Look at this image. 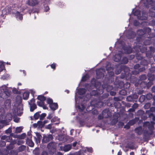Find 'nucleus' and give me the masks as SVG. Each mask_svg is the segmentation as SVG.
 <instances>
[{
    "label": "nucleus",
    "instance_id": "1",
    "mask_svg": "<svg viewBox=\"0 0 155 155\" xmlns=\"http://www.w3.org/2000/svg\"><path fill=\"white\" fill-rule=\"evenodd\" d=\"M57 143L54 142H51L47 145V148L49 150L50 154L53 155L56 153Z\"/></svg>",
    "mask_w": 155,
    "mask_h": 155
},
{
    "label": "nucleus",
    "instance_id": "2",
    "mask_svg": "<svg viewBox=\"0 0 155 155\" xmlns=\"http://www.w3.org/2000/svg\"><path fill=\"white\" fill-rule=\"evenodd\" d=\"M137 114L139 117H138L139 119L140 117L142 120H144L147 118V116H149L150 111L146 110L145 113L144 111L140 110L137 112Z\"/></svg>",
    "mask_w": 155,
    "mask_h": 155
},
{
    "label": "nucleus",
    "instance_id": "3",
    "mask_svg": "<svg viewBox=\"0 0 155 155\" xmlns=\"http://www.w3.org/2000/svg\"><path fill=\"white\" fill-rule=\"evenodd\" d=\"M139 95L136 93H134L127 97V101L133 102H137L138 100Z\"/></svg>",
    "mask_w": 155,
    "mask_h": 155
},
{
    "label": "nucleus",
    "instance_id": "4",
    "mask_svg": "<svg viewBox=\"0 0 155 155\" xmlns=\"http://www.w3.org/2000/svg\"><path fill=\"white\" fill-rule=\"evenodd\" d=\"M152 84V81H150L148 78L147 81H142L140 83V86L142 88L147 87V89H148L151 87Z\"/></svg>",
    "mask_w": 155,
    "mask_h": 155
},
{
    "label": "nucleus",
    "instance_id": "5",
    "mask_svg": "<svg viewBox=\"0 0 155 155\" xmlns=\"http://www.w3.org/2000/svg\"><path fill=\"white\" fill-rule=\"evenodd\" d=\"M11 91L8 89L5 88L0 93V97L3 99L7 98L10 95Z\"/></svg>",
    "mask_w": 155,
    "mask_h": 155
},
{
    "label": "nucleus",
    "instance_id": "6",
    "mask_svg": "<svg viewBox=\"0 0 155 155\" xmlns=\"http://www.w3.org/2000/svg\"><path fill=\"white\" fill-rule=\"evenodd\" d=\"M53 139V137L52 134L47 135H44L43 139L42 140V142L43 143H45L52 140Z\"/></svg>",
    "mask_w": 155,
    "mask_h": 155
},
{
    "label": "nucleus",
    "instance_id": "7",
    "mask_svg": "<svg viewBox=\"0 0 155 155\" xmlns=\"http://www.w3.org/2000/svg\"><path fill=\"white\" fill-rule=\"evenodd\" d=\"M104 70L101 68L99 69L96 71V78L97 79H100L104 76Z\"/></svg>",
    "mask_w": 155,
    "mask_h": 155
},
{
    "label": "nucleus",
    "instance_id": "8",
    "mask_svg": "<svg viewBox=\"0 0 155 155\" xmlns=\"http://www.w3.org/2000/svg\"><path fill=\"white\" fill-rule=\"evenodd\" d=\"M155 123L153 121H151L150 122H146L144 123L143 126L144 127H147L149 130L150 131H152L154 129V125Z\"/></svg>",
    "mask_w": 155,
    "mask_h": 155
},
{
    "label": "nucleus",
    "instance_id": "9",
    "mask_svg": "<svg viewBox=\"0 0 155 155\" xmlns=\"http://www.w3.org/2000/svg\"><path fill=\"white\" fill-rule=\"evenodd\" d=\"M144 31L145 32L146 35L147 34V36L148 38H153L155 36V34L154 33H150L151 29L148 27L145 28H144Z\"/></svg>",
    "mask_w": 155,
    "mask_h": 155
},
{
    "label": "nucleus",
    "instance_id": "10",
    "mask_svg": "<svg viewBox=\"0 0 155 155\" xmlns=\"http://www.w3.org/2000/svg\"><path fill=\"white\" fill-rule=\"evenodd\" d=\"M127 68L124 65H121L117 68L115 70V74H118L120 73L122 70H125L126 68Z\"/></svg>",
    "mask_w": 155,
    "mask_h": 155
},
{
    "label": "nucleus",
    "instance_id": "11",
    "mask_svg": "<svg viewBox=\"0 0 155 155\" xmlns=\"http://www.w3.org/2000/svg\"><path fill=\"white\" fill-rule=\"evenodd\" d=\"M150 50L146 51L145 53V55L146 57L148 58H151L153 56V47H149Z\"/></svg>",
    "mask_w": 155,
    "mask_h": 155
},
{
    "label": "nucleus",
    "instance_id": "12",
    "mask_svg": "<svg viewBox=\"0 0 155 155\" xmlns=\"http://www.w3.org/2000/svg\"><path fill=\"white\" fill-rule=\"evenodd\" d=\"M13 134H11L10 136H7L6 135H3L1 137V139L2 140H5V141L8 142H10L12 140V136Z\"/></svg>",
    "mask_w": 155,
    "mask_h": 155
},
{
    "label": "nucleus",
    "instance_id": "13",
    "mask_svg": "<svg viewBox=\"0 0 155 155\" xmlns=\"http://www.w3.org/2000/svg\"><path fill=\"white\" fill-rule=\"evenodd\" d=\"M36 134L37 137H34V139L36 141V143L37 144H38V143H40L41 139L42 138V136L40 133H36Z\"/></svg>",
    "mask_w": 155,
    "mask_h": 155
},
{
    "label": "nucleus",
    "instance_id": "14",
    "mask_svg": "<svg viewBox=\"0 0 155 155\" xmlns=\"http://www.w3.org/2000/svg\"><path fill=\"white\" fill-rule=\"evenodd\" d=\"M39 2L38 0H28L27 4L30 6H33L37 5Z\"/></svg>",
    "mask_w": 155,
    "mask_h": 155
},
{
    "label": "nucleus",
    "instance_id": "15",
    "mask_svg": "<svg viewBox=\"0 0 155 155\" xmlns=\"http://www.w3.org/2000/svg\"><path fill=\"white\" fill-rule=\"evenodd\" d=\"M71 144H68L66 145L64 147H61L60 149L61 150L66 152L69 150L71 148Z\"/></svg>",
    "mask_w": 155,
    "mask_h": 155
},
{
    "label": "nucleus",
    "instance_id": "16",
    "mask_svg": "<svg viewBox=\"0 0 155 155\" xmlns=\"http://www.w3.org/2000/svg\"><path fill=\"white\" fill-rule=\"evenodd\" d=\"M5 107L7 109L10 108L11 105V101L10 99L6 100L4 103Z\"/></svg>",
    "mask_w": 155,
    "mask_h": 155
},
{
    "label": "nucleus",
    "instance_id": "17",
    "mask_svg": "<svg viewBox=\"0 0 155 155\" xmlns=\"http://www.w3.org/2000/svg\"><path fill=\"white\" fill-rule=\"evenodd\" d=\"M109 111L107 109H105L102 111L103 117L104 118H107L110 117Z\"/></svg>",
    "mask_w": 155,
    "mask_h": 155
},
{
    "label": "nucleus",
    "instance_id": "18",
    "mask_svg": "<svg viewBox=\"0 0 155 155\" xmlns=\"http://www.w3.org/2000/svg\"><path fill=\"white\" fill-rule=\"evenodd\" d=\"M137 34L138 35V36L143 37H145L146 36L144 29L143 30L140 29L137 31Z\"/></svg>",
    "mask_w": 155,
    "mask_h": 155
},
{
    "label": "nucleus",
    "instance_id": "19",
    "mask_svg": "<svg viewBox=\"0 0 155 155\" xmlns=\"http://www.w3.org/2000/svg\"><path fill=\"white\" fill-rule=\"evenodd\" d=\"M49 106L51 110L54 111L56 110L58 107V105L57 103H53Z\"/></svg>",
    "mask_w": 155,
    "mask_h": 155
},
{
    "label": "nucleus",
    "instance_id": "20",
    "mask_svg": "<svg viewBox=\"0 0 155 155\" xmlns=\"http://www.w3.org/2000/svg\"><path fill=\"white\" fill-rule=\"evenodd\" d=\"M11 11V9L8 7H6L3 10L2 12V15H7Z\"/></svg>",
    "mask_w": 155,
    "mask_h": 155
},
{
    "label": "nucleus",
    "instance_id": "21",
    "mask_svg": "<svg viewBox=\"0 0 155 155\" xmlns=\"http://www.w3.org/2000/svg\"><path fill=\"white\" fill-rule=\"evenodd\" d=\"M29 104L30 106V111L31 112H33L37 108V105L35 103L31 104L29 102Z\"/></svg>",
    "mask_w": 155,
    "mask_h": 155
},
{
    "label": "nucleus",
    "instance_id": "22",
    "mask_svg": "<svg viewBox=\"0 0 155 155\" xmlns=\"http://www.w3.org/2000/svg\"><path fill=\"white\" fill-rule=\"evenodd\" d=\"M147 76L149 78V79L150 81H155V74L154 75L152 72L148 73L147 74Z\"/></svg>",
    "mask_w": 155,
    "mask_h": 155
},
{
    "label": "nucleus",
    "instance_id": "23",
    "mask_svg": "<svg viewBox=\"0 0 155 155\" xmlns=\"http://www.w3.org/2000/svg\"><path fill=\"white\" fill-rule=\"evenodd\" d=\"M121 57L120 54H115L114 57V61L117 62L120 61L121 59Z\"/></svg>",
    "mask_w": 155,
    "mask_h": 155
},
{
    "label": "nucleus",
    "instance_id": "24",
    "mask_svg": "<svg viewBox=\"0 0 155 155\" xmlns=\"http://www.w3.org/2000/svg\"><path fill=\"white\" fill-rule=\"evenodd\" d=\"M26 142L28 146L31 147H33L34 145V143L32 140L29 138H27Z\"/></svg>",
    "mask_w": 155,
    "mask_h": 155
},
{
    "label": "nucleus",
    "instance_id": "25",
    "mask_svg": "<svg viewBox=\"0 0 155 155\" xmlns=\"http://www.w3.org/2000/svg\"><path fill=\"white\" fill-rule=\"evenodd\" d=\"M124 49L126 54H129L131 53L132 52V49L130 47H124Z\"/></svg>",
    "mask_w": 155,
    "mask_h": 155
},
{
    "label": "nucleus",
    "instance_id": "26",
    "mask_svg": "<svg viewBox=\"0 0 155 155\" xmlns=\"http://www.w3.org/2000/svg\"><path fill=\"white\" fill-rule=\"evenodd\" d=\"M139 120V118L138 117H135L134 119L131 120L128 122V124L130 125H132L134 124L137 122Z\"/></svg>",
    "mask_w": 155,
    "mask_h": 155
},
{
    "label": "nucleus",
    "instance_id": "27",
    "mask_svg": "<svg viewBox=\"0 0 155 155\" xmlns=\"http://www.w3.org/2000/svg\"><path fill=\"white\" fill-rule=\"evenodd\" d=\"M152 38H148V37H147V39L146 38L145 40H144L143 43L145 45H149L151 43L150 41V39Z\"/></svg>",
    "mask_w": 155,
    "mask_h": 155
},
{
    "label": "nucleus",
    "instance_id": "28",
    "mask_svg": "<svg viewBox=\"0 0 155 155\" xmlns=\"http://www.w3.org/2000/svg\"><path fill=\"white\" fill-rule=\"evenodd\" d=\"M37 99L40 101H44L46 100V98L43 95H40L38 96Z\"/></svg>",
    "mask_w": 155,
    "mask_h": 155
},
{
    "label": "nucleus",
    "instance_id": "29",
    "mask_svg": "<svg viewBox=\"0 0 155 155\" xmlns=\"http://www.w3.org/2000/svg\"><path fill=\"white\" fill-rule=\"evenodd\" d=\"M26 148L25 146L23 145H21L19 147L17 151L18 152H21L23 151Z\"/></svg>",
    "mask_w": 155,
    "mask_h": 155
},
{
    "label": "nucleus",
    "instance_id": "30",
    "mask_svg": "<svg viewBox=\"0 0 155 155\" xmlns=\"http://www.w3.org/2000/svg\"><path fill=\"white\" fill-rule=\"evenodd\" d=\"M136 57L137 59L138 60H142L143 59V55H142L141 54H140V53H138L136 55Z\"/></svg>",
    "mask_w": 155,
    "mask_h": 155
},
{
    "label": "nucleus",
    "instance_id": "31",
    "mask_svg": "<svg viewBox=\"0 0 155 155\" xmlns=\"http://www.w3.org/2000/svg\"><path fill=\"white\" fill-rule=\"evenodd\" d=\"M135 131L138 135H140L141 133L142 128L141 127H139L136 128L135 129Z\"/></svg>",
    "mask_w": 155,
    "mask_h": 155
},
{
    "label": "nucleus",
    "instance_id": "32",
    "mask_svg": "<svg viewBox=\"0 0 155 155\" xmlns=\"http://www.w3.org/2000/svg\"><path fill=\"white\" fill-rule=\"evenodd\" d=\"M29 93L28 92H25L23 94V98L25 100H27L29 97Z\"/></svg>",
    "mask_w": 155,
    "mask_h": 155
},
{
    "label": "nucleus",
    "instance_id": "33",
    "mask_svg": "<svg viewBox=\"0 0 155 155\" xmlns=\"http://www.w3.org/2000/svg\"><path fill=\"white\" fill-rule=\"evenodd\" d=\"M15 15L17 18H19L21 20L22 19V15L21 14H20V13H19V12H17L16 13Z\"/></svg>",
    "mask_w": 155,
    "mask_h": 155
},
{
    "label": "nucleus",
    "instance_id": "34",
    "mask_svg": "<svg viewBox=\"0 0 155 155\" xmlns=\"http://www.w3.org/2000/svg\"><path fill=\"white\" fill-rule=\"evenodd\" d=\"M86 90L85 88H81L79 91V94L80 95L84 94L86 92Z\"/></svg>",
    "mask_w": 155,
    "mask_h": 155
},
{
    "label": "nucleus",
    "instance_id": "35",
    "mask_svg": "<svg viewBox=\"0 0 155 155\" xmlns=\"http://www.w3.org/2000/svg\"><path fill=\"white\" fill-rule=\"evenodd\" d=\"M33 153L35 155H39L40 153V149L38 148H36L33 151Z\"/></svg>",
    "mask_w": 155,
    "mask_h": 155
},
{
    "label": "nucleus",
    "instance_id": "36",
    "mask_svg": "<svg viewBox=\"0 0 155 155\" xmlns=\"http://www.w3.org/2000/svg\"><path fill=\"white\" fill-rule=\"evenodd\" d=\"M128 58L126 57H124L123 58L121 61V63L122 64H126L128 62Z\"/></svg>",
    "mask_w": 155,
    "mask_h": 155
},
{
    "label": "nucleus",
    "instance_id": "37",
    "mask_svg": "<svg viewBox=\"0 0 155 155\" xmlns=\"http://www.w3.org/2000/svg\"><path fill=\"white\" fill-rule=\"evenodd\" d=\"M145 96V98L147 100H150L153 97L152 94L150 93H148Z\"/></svg>",
    "mask_w": 155,
    "mask_h": 155
},
{
    "label": "nucleus",
    "instance_id": "38",
    "mask_svg": "<svg viewBox=\"0 0 155 155\" xmlns=\"http://www.w3.org/2000/svg\"><path fill=\"white\" fill-rule=\"evenodd\" d=\"M140 64L143 66H147L148 64V62L145 60H142L140 62Z\"/></svg>",
    "mask_w": 155,
    "mask_h": 155
},
{
    "label": "nucleus",
    "instance_id": "39",
    "mask_svg": "<svg viewBox=\"0 0 155 155\" xmlns=\"http://www.w3.org/2000/svg\"><path fill=\"white\" fill-rule=\"evenodd\" d=\"M145 99V96L144 95H142L141 96L139 99V101L142 103L143 102Z\"/></svg>",
    "mask_w": 155,
    "mask_h": 155
},
{
    "label": "nucleus",
    "instance_id": "40",
    "mask_svg": "<svg viewBox=\"0 0 155 155\" xmlns=\"http://www.w3.org/2000/svg\"><path fill=\"white\" fill-rule=\"evenodd\" d=\"M140 51L141 52V53L143 54H145V53L147 51L146 48L145 47L140 48Z\"/></svg>",
    "mask_w": 155,
    "mask_h": 155
},
{
    "label": "nucleus",
    "instance_id": "41",
    "mask_svg": "<svg viewBox=\"0 0 155 155\" xmlns=\"http://www.w3.org/2000/svg\"><path fill=\"white\" fill-rule=\"evenodd\" d=\"M98 94V91L96 90H93L90 92V94L91 96H95Z\"/></svg>",
    "mask_w": 155,
    "mask_h": 155
},
{
    "label": "nucleus",
    "instance_id": "42",
    "mask_svg": "<svg viewBox=\"0 0 155 155\" xmlns=\"http://www.w3.org/2000/svg\"><path fill=\"white\" fill-rule=\"evenodd\" d=\"M37 123L38 124V128H42L44 126L43 123V122L41 120L38 121L37 122Z\"/></svg>",
    "mask_w": 155,
    "mask_h": 155
},
{
    "label": "nucleus",
    "instance_id": "43",
    "mask_svg": "<svg viewBox=\"0 0 155 155\" xmlns=\"http://www.w3.org/2000/svg\"><path fill=\"white\" fill-rule=\"evenodd\" d=\"M119 93L120 95H126L127 93L126 91L124 89H122L119 91Z\"/></svg>",
    "mask_w": 155,
    "mask_h": 155
},
{
    "label": "nucleus",
    "instance_id": "44",
    "mask_svg": "<svg viewBox=\"0 0 155 155\" xmlns=\"http://www.w3.org/2000/svg\"><path fill=\"white\" fill-rule=\"evenodd\" d=\"M134 15L137 16L138 17H139L140 15V11L136 10L134 13Z\"/></svg>",
    "mask_w": 155,
    "mask_h": 155
},
{
    "label": "nucleus",
    "instance_id": "45",
    "mask_svg": "<svg viewBox=\"0 0 155 155\" xmlns=\"http://www.w3.org/2000/svg\"><path fill=\"white\" fill-rule=\"evenodd\" d=\"M152 134V133H150L149 132L148 130H144L143 132V135L146 137H148Z\"/></svg>",
    "mask_w": 155,
    "mask_h": 155
},
{
    "label": "nucleus",
    "instance_id": "46",
    "mask_svg": "<svg viewBox=\"0 0 155 155\" xmlns=\"http://www.w3.org/2000/svg\"><path fill=\"white\" fill-rule=\"evenodd\" d=\"M107 70V73H108V74L109 76L110 77H112L114 75V72L112 71H111L110 70H108L107 69H106Z\"/></svg>",
    "mask_w": 155,
    "mask_h": 155
},
{
    "label": "nucleus",
    "instance_id": "47",
    "mask_svg": "<svg viewBox=\"0 0 155 155\" xmlns=\"http://www.w3.org/2000/svg\"><path fill=\"white\" fill-rule=\"evenodd\" d=\"M106 87V90L107 92L110 91L113 89V86L112 85H108Z\"/></svg>",
    "mask_w": 155,
    "mask_h": 155
},
{
    "label": "nucleus",
    "instance_id": "48",
    "mask_svg": "<svg viewBox=\"0 0 155 155\" xmlns=\"http://www.w3.org/2000/svg\"><path fill=\"white\" fill-rule=\"evenodd\" d=\"M22 129V128L21 127H17L16 128L15 132L16 133H20L21 132Z\"/></svg>",
    "mask_w": 155,
    "mask_h": 155
},
{
    "label": "nucleus",
    "instance_id": "49",
    "mask_svg": "<svg viewBox=\"0 0 155 155\" xmlns=\"http://www.w3.org/2000/svg\"><path fill=\"white\" fill-rule=\"evenodd\" d=\"M46 114L45 113L42 114L39 117V118L40 120H43L44 118L46 116Z\"/></svg>",
    "mask_w": 155,
    "mask_h": 155
},
{
    "label": "nucleus",
    "instance_id": "50",
    "mask_svg": "<svg viewBox=\"0 0 155 155\" xmlns=\"http://www.w3.org/2000/svg\"><path fill=\"white\" fill-rule=\"evenodd\" d=\"M14 147V145H13L11 143H10L6 147V148L7 150H11L13 149Z\"/></svg>",
    "mask_w": 155,
    "mask_h": 155
},
{
    "label": "nucleus",
    "instance_id": "51",
    "mask_svg": "<svg viewBox=\"0 0 155 155\" xmlns=\"http://www.w3.org/2000/svg\"><path fill=\"white\" fill-rule=\"evenodd\" d=\"M6 145V143L5 141L3 140H0V147H2Z\"/></svg>",
    "mask_w": 155,
    "mask_h": 155
},
{
    "label": "nucleus",
    "instance_id": "52",
    "mask_svg": "<svg viewBox=\"0 0 155 155\" xmlns=\"http://www.w3.org/2000/svg\"><path fill=\"white\" fill-rule=\"evenodd\" d=\"M40 116V114H38V113H36L34 115V118L35 120L38 119Z\"/></svg>",
    "mask_w": 155,
    "mask_h": 155
},
{
    "label": "nucleus",
    "instance_id": "53",
    "mask_svg": "<svg viewBox=\"0 0 155 155\" xmlns=\"http://www.w3.org/2000/svg\"><path fill=\"white\" fill-rule=\"evenodd\" d=\"M44 103H45L44 101H38L37 102L38 105L41 107H42L44 105Z\"/></svg>",
    "mask_w": 155,
    "mask_h": 155
},
{
    "label": "nucleus",
    "instance_id": "54",
    "mask_svg": "<svg viewBox=\"0 0 155 155\" xmlns=\"http://www.w3.org/2000/svg\"><path fill=\"white\" fill-rule=\"evenodd\" d=\"M151 104L149 103H146L144 105V107L145 109H147L150 108V107Z\"/></svg>",
    "mask_w": 155,
    "mask_h": 155
},
{
    "label": "nucleus",
    "instance_id": "55",
    "mask_svg": "<svg viewBox=\"0 0 155 155\" xmlns=\"http://www.w3.org/2000/svg\"><path fill=\"white\" fill-rule=\"evenodd\" d=\"M139 71L138 70L135 69V70L132 71L131 74H132L137 75L139 73Z\"/></svg>",
    "mask_w": 155,
    "mask_h": 155
},
{
    "label": "nucleus",
    "instance_id": "56",
    "mask_svg": "<svg viewBox=\"0 0 155 155\" xmlns=\"http://www.w3.org/2000/svg\"><path fill=\"white\" fill-rule=\"evenodd\" d=\"M149 15L151 17H155V12L150 10Z\"/></svg>",
    "mask_w": 155,
    "mask_h": 155
},
{
    "label": "nucleus",
    "instance_id": "57",
    "mask_svg": "<svg viewBox=\"0 0 155 155\" xmlns=\"http://www.w3.org/2000/svg\"><path fill=\"white\" fill-rule=\"evenodd\" d=\"M118 120L117 119H114L111 122V124L112 125H114L117 122Z\"/></svg>",
    "mask_w": 155,
    "mask_h": 155
},
{
    "label": "nucleus",
    "instance_id": "58",
    "mask_svg": "<svg viewBox=\"0 0 155 155\" xmlns=\"http://www.w3.org/2000/svg\"><path fill=\"white\" fill-rule=\"evenodd\" d=\"M47 103L49 104V105L53 103V100L50 98H48L47 100Z\"/></svg>",
    "mask_w": 155,
    "mask_h": 155
},
{
    "label": "nucleus",
    "instance_id": "59",
    "mask_svg": "<svg viewBox=\"0 0 155 155\" xmlns=\"http://www.w3.org/2000/svg\"><path fill=\"white\" fill-rule=\"evenodd\" d=\"M124 123L119 121L117 125L119 128L122 127L124 125Z\"/></svg>",
    "mask_w": 155,
    "mask_h": 155
},
{
    "label": "nucleus",
    "instance_id": "60",
    "mask_svg": "<svg viewBox=\"0 0 155 155\" xmlns=\"http://www.w3.org/2000/svg\"><path fill=\"white\" fill-rule=\"evenodd\" d=\"M38 13V12L35 9H32L31 10L29 11V13L31 15V13Z\"/></svg>",
    "mask_w": 155,
    "mask_h": 155
},
{
    "label": "nucleus",
    "instance_id": "61",
    "mask_svg": "<svg viewBox=\"0 0 155 155\" xmlns=\"http://www.w3.org/2000/svg\"><path fill=\"white\" fill-rule=\"evenodd\" d=\"M12 128L9 127L8 129L6 130L5 131V133L6 134H9L12 132Z\"/></svg>",
    "mask_w": 155,
    "mask_h": 155
},
{
    "label": "nucleus",
    "instance_id": "62",
    "mask_svg": "<svg viewBox=\"0 0 155 155\" xmlns=\"http://www.w3.org/2000/svg\"><path fill=\"white\" fill-rule=\"evenodd\" d=\"M143 39V37L140 36H138L136 38V40L137 41L140 42L141 40H142Z\"/></svg>",
    "mask_w": 155,
    "mask_h": 155
},
{
    "label": "nucleus",
    "instance_id": "63",
    "mask_svg": "<svg viewBox=\"0 0 155 155\" xmlns=\"http://www.w3.org/2000/svg\"><path fill=\"white\" fill-rule=\"evenodd\" d=\"M95 81H96V80L94 78H93L91 81V84L94 85V86L95 87H96V86H95V85H96V82H95Z\"/></svg>",
    "mask_w": 155,
    "mask_h": 155
},
{
    "label": "nucleus",
    "instance_id": "64",
    "mask_svg": "<svg viewBox=\"0 0 155 155\" xmlns=\"http://www.w3.org/2000/svg\"><path fill=\"white\" fill-rule=\"evenodd\" d=\"M146 79V76L145 75H142L140 77V79L141 80H143Z\"/></svg>",
    "mask_w": 155,
    "mask_h": 155
}]
</instances>
